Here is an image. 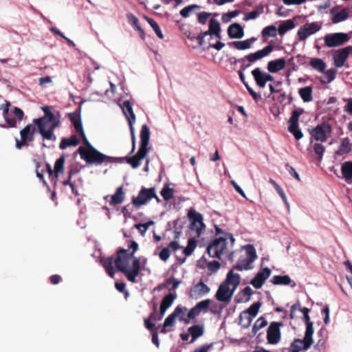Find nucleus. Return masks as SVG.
<instances>
[{
  "label": "nucleus",
  "instance_id": "1",
  "mask_svg": "<svg viewBox=\"0 0 352 352\" xmlns=\"http://www.w3.org/2000/svg\"><path fill=\"white\" fill-rule=\"evenodd\" d=\"M115 265L118 270L124 274L129 281L136 282V277L140 269V260L134 257L133 253H129L128 250L124 249L120 250L115 259Z\"/></svg>",
  "mask_w": 352,
  "mask_h": 352
},
{
  "label": "nucleus",
  "instance_id": "2",
  "mask_svg": "<svg viewBox=\"0 0 352 352\" xmlns=\"http://www.w3.org/2000/svg\"><path fill=\"white\" fill-rule=\"evenodd\" d=\"M235 239L232 234L226 233L223 236L214 239L208 247L207 252L212 258H221L223 255H227L229 260L233 259L234 252L230 250Z\"/></svg>",
  "mask_w": 352,
  "mask_h": 352
},
{
  "label": "nucleus",
  "instance_id": "3",
  "mask_svg": "<svg viewBox=\"0 0 352 352\" xmlns=\"http://www.w3.org/2000/svg\"><path fill=\"white\" fill-rule=\"evenodd\" d=\"M33 123L37 126L38 133L44 140L55 141L56 135L54 129L58 126L59 121L52 112H46V114L39 118L34 119Z\"/></svg>",
  "mask_w": 352,
  "mask_h": 352
},
{
  "label": "nucleus",
  "instance_id": "4",
  "mask_svg": "<svg viewBox=\"0 0 352 352\" xmlns=\"http://www.w3.org/2000/svg\"><path fill=\"white\" fill-rule=\"evenodd\" d=\"M150 129L148 126L144 124L140 131V144L137 153L126 159V162L133 168H137L140 165V162L147 155L149 148Z\"/></svg>",
  "mask_w": 352,
  "mask_h": 352
},
{
  "label": "nucleus",
  "instance_id": "5",
  "mask_svg": "<svg viewBox=\"0 0 352 352\" xmlns=\"http://www.w3.org/2000/svg\"><path fill=\"white\" fill-rule=\"evenodd\" d=\"M242 249L243 253L241 255L234 269L243 271L250 270L254 268V262L257 258V254L254 247L248 244L244 245Z\"/></svg>",
  "mask_w": 352,
  "mask_h": 352
},
{
  "label": "nucleus",
  "instance_id": "6",
  "mask_svg": "<svg viewBox=\"0 0 352 352\" xmlns=\"http://www.w3.org/2000/svg\"><path fill=\"white\" fill-rule=\"evenodd\" d=\"M69 120L72 123L76 133H79L83 138L84 146H80L76 153H79L81 159L88 163V140L86 138L82 129L80 114L77 112H72L68 114Z\"/></svg>",
  "mask_w": 352,
  "mask_h": 352
},
{
  "label": "nucleus",
  "instance_id": "7",
  "mask_svg": "<svg viewBox=\"0 0 352 352\" xmlns=\"http://www.w3.org/2000/svg\"><path fill=\"white\" fill-rule=\"evenodd\" d=\"M187 217L190 221V231L194 234V236L200 237L206 230V226L204 223L203 215L195 208H190L188 211Z\"/></svg>",
  "mask_w": 352,
  "mask_h": 352
},
{
  "label": "nucleus",
  "instance_id": "8",
  "mask_svg": "<svg viewBox=\"0 0 352 352\" xmlns=\"http://www.w3.org/2000/svg\"><path fill=\"white\" fill-rule=\"evenodd\" d=\"M351 36L347 33L336 32L327 34L324 36V42L327 47H336L344 45L347 43Z\"/></svg>",
  "mask_w": 352,
  "mask_h": 352
},
{
  "label": "nucleus",
  "instance_id": "9",
  "mask_svg": "<svg viewBox=\"0 0 352 352\" xmlns=\"http://www.w3.org/2000/svg\"><path fill=\"white\" fill-rule=\"evenodd\" d=\"M322 26L320 21L306 23L300 26L298 30L297 36L300 41H304L310 36L319 32Z\"/></svg>",
  "mask_w": 352,
  "mask_h": 352
},
{
  "label": "nucleus",
  "instance_id": "10",
  "mask_svg": "<svg viewBox=\"0 0 352 352\" xmlns=\"http://www.w3.org/2000/svg\"><path fill=\"white\" fill-rule=\"evenodd\" d=\"M153 198H155L157 201H160V199L156 195L155 188H143L140 191L138 197H133L132 198V203L135 207L140 208L146 204Z\"/></svg>",
  "mask_w": 352,
  "mask_h": 352
},
{
  "label": "nucleus",
  "instance_id": "11",
  "mask_svg": "<svg viewBox=\"0 0 352 352\" xmlns=\"http://www.w3.org/2000/svg\"><path fill=\"white\" fill-rule=\"evenodd\" d=\"M121 108L122 109L123 113L127 118L129 122L130 131L131 134L132 142H133V151L135 149V130L133 127V122L135 120V115L133 112L132 105L129 100L124 101Z\"/></svg>",
  "mask_w": 352,
  "mask_h": 352
},
{
  "label": "nucleus",
  "instance_id": "12",
  "mask_svg": "<svg viewBox=\"0 0 352 352\" xmlns=\"http://www.w3.org/2000/svg\"><path fill=\"white\" fill-rule=\"evenodd\" d=\"M331 127L330 124L326 122L317 125L310 132L312 138L322 142H325L331 135Z\"/></svg>",
  "mask_w": 352,
  "mask_h": 352
},
{
  "label": "nucleus",
  "instance_id": "13",
  "mask_svg": "<svg viewBox=\"0 0 352 352\" xmlns=\"http://www.w3.org/2000/svg\"><path fill=\"white\" fill-rule=\"evenodd\" d=\"M303 113V109H300L292 111V116L289 120L288 131L293 134L296 140L302 138L303 134L298 128V119Z\"/></svg>",
  "mask_w": 352,
  "mask_h": 352
},
{
  "label": "nucleus",
  "instance_id": "14",
  "mask_svg": "<svg viewBox=\"0 0 352 352\" xmlns=\"http://www.w3.org/2000/svg\"><path fill=\"white\" fill-rule=\"evenodd\" d=\"M111 162V157L106 155L89 144V165L100 166Z\"/></svg>",
  "mask_w": 352,
  "mask_h": 352
},
{
  "label": "nucleus",
  "instance_id": "15",
  "mask_svg": "<svg viewBox=\"0 0 352 352\" xmlns=\"http://www.w3.org/2000/svg\"><path fill=\"white\" fill-rule=\"evenodd\" d=\"M314 333L305 331L303 339H296L292 346L294 352H300L301 351H306L312 345Z\"/></svg>",
  "mask_w": 352,
  "mask_h": 352
},
{
  "label": "nucleus",
  "instance_id": "16",
  "mask_svg": "<svg viewBox=\"0 0 352 352\" xmlns=\"http://www.w3.org/2000/svg\"><path fill=\"white\" fill-rule=\"evenodd\" d=\"M210 304V299H206L199 302L194 307L190 309L186 318H182L185 324L190 323V320L195 318L203 311H206Z\"/></svg>",
  "mask_w": 352,
  "mask_h": 352
},
{
  "label": "nucleus",
  "instance_id": "17",
  "mask_svg": "<svg viewBox=\"0 0 352 352\" xmlns=\"http://www.w3.org/2000/svg\"><path fill=\"white\" fill-rule=\"evenodd\" d=\"M351 53H352V46H347L336 50L333 54L334 65L338 68L342 67Z\"/></svg>",
  "mask_w": 352,
  "mask_h": 352
},
{
  "label": "nucleus",
  "instance_id": "18",
  "mask_svg": "<svg viewBox=\"0 0 352 352\" xmlns=\"http://www.w3.org/2000/svg\"><path fill=\"white\" fill-rule=\"evenodd\" d=\"M234 292V289L223 282L220 284L215 297L219 302L228 303L231 301Z\"/></svg>",
  "mask_w": 352,
  "mask_h": 352
},
{
  "label": "nucleus",
  "instance_id": "19",
  "mask_svg": "<svg viewBox=\"0 0 352 352\" xmlns=\"http://www.w3.org/2000/svg\"><path fill=\"white\" fill-rule=\"evenodd\" d=\"M283 324L280 322H273L268 327L267 332V339L268 343L271 344H276L280 340V327Z\"/></svg>",
  "mask_w": 352,
  "mask_h": 352
},
{
  "label": "nucleus",
  "instance_id": "20",
  "mask_svg": "<svg viewBox=\"0 0 352 352\" xmlns=\"http://www.w3.org/2000/svg\"><path fill=\"white\" fill-rule=\"evenodd\" d=\"M210 292V287L201 280L191 287L189 292V297L192 299L197 300L207 295Z\"/></svg>",
  "mask_w": 352,
  "mask_h": 352
},
{
  "label": "nucleus",
  "instance_id": "21",
  "mask_svg": "<svg viewBox=\"0 0 352 352\" xmlns=\"http://www.w3.org/2000/svg\"><path fill=\"white\" fill-rule=\"evenodd\" d=\"M273 50V46L272 45H268L261 50L245 56L243 58V61H244V60H248V62L250 63H254L267 56Z\"/></svg>",
  "mask_w": 352,
  "mask_h": 352
},
{
  "label": "nucleus",
  "instance_id": "22",
  "mask_svg": "<svg viewBox=\"0 0 352 352\" xmlns=\"http://www.w3.org/2000/svg\"><path fill=\"white\" fill-rule=\"evenodd\" d=\"M10 106V103L8 101H6V102L0 106V110L3 112V116L5 119V121L8 126L6 124H1L0 126L3 128H7L12 127V128H16V120L15 118H10L8 117V113H9V107Z\"/></svg>",
  "mask_w": 352,
  "mask_h": 352
},
{
  "label": "nucleus",
  "instance_id": "23",
  "mask_svg": "<svg viewBox=\"0 0 352 352\" xmlns=\"http://www.w3.org/2000/svg\"><path fill=\"white\" fill-rule=\"evenodd\" d=\"M228 35L232 39H240L244 36V30L238 23H234L228 28Z\"/></svg>",
  "mask_w": 352,
  "mask_h": 352
},
{
  "label": "nucleus",
  "instance_id": "24",
  "mask_svg": "<svg viewBox=\"0 0 352 352\" xmlns=\"http://www.w3.org/2000/svg\"><path fill=\"white\" fill-rule=\"evenodd\" d=\"M330 14L332 22L333 23H338L346 20L349 17V10L344 8L340 11H338L333 8L330 10Z\"/></svg>",
  "mask_w": 352,
  "mask_h": 352
},
{
  "label": "nucleus",
  "instance_id": "25",
  "mask_svg": "<svg viewBox=\"0 0 352 352\" xmlns=\"http://www.w3.org/2000/svg\"><path fill=\"white\" fill-rule=\"evenodd\" d=\"M240 275L237 273H234L233 270H231L227 274L226 278L223 283L235 291L240 284Z\"/></svg>",
  "mask_w": 352,
  "mask_h": 352
},
{
  "label": "nucleus",
  "instance_id": "26",
  "mask_svg": "<svg viewBox=\"0 0 352 352\" xmlns=\"http://www.w3.org/2000/svg\"><path fill=\"white\" fill-rule=\"evenodd\" d=\"M35 131L36 127L31 124H28L20 131L21 138L28 143L32 142L34 140Z\"/></svg>",
  "mask_w": 352,
  "mask_h": 352
},
{
  "label": "nucleus",
  "instance_id": "27",
  "mask_svg": "<svg viewBox=\"0 0 352 352\" xmlns=\"http://www.w3.org/2000/svg\"><path fill=\"white\" fill-rule=\"evenodd\" d=\"M256 41V38L252 37L243 41H232L228 43L230 47H233L238 50H245L250 49L252 44Z\"/></svg>",
  "mask_w": 352,
  "mask_h": 352
},
{
  "label": "nucleus",
  "instance_id": "28",
  "mask_svg": "<svg viewBox=\"0 0 352 352\" xmlns=\"http://www.w3.org/2000/svg\"><path fill=\"white\" fill-rule=\"evenodd\" d=\"M286 60L284 58L270 60L267 63V70L271 73H276L285 68Z\"/></svg>",
  "mask_w": 352,
  "mask_h": 352
},
{
  "label": "nucleus",
  "instance_id": "29",
  "mask_svg": "<svg viewBox=\"0 0 352 352\" xmlns=\"http://www.w3.org/2000/svg\"><path fill=\"white\" fill-rule=\"evenodd\" d=\"M176 297H177L176 294H169L162 299V303L160 305L161 317L160 319H161L164 316L166 310L172 305V304L173 303Z\"/></svg>",
  "mask_w": 352,
  "mask_h": 352
},
{
  "label": "nucleus",
  "instance_id": "30",
  "mask_svg": "<svg viewBox=\"0 0 352 352\" xmlns=\"http://www.w3.org/2000/svg\"><path fill=\"white\" fill-rule=\"evenodd\" d=\"M252 75L256 85L263 88L265 87V72L262 71L259 67H257L252 71Z\"/></svg>",
  "mask_w": 352,
  "mask_h": 352
},
{
  "label": "nucleus",
  "instance_id": "31",
  "mask_svg": "<svg viewBox=\"0 0 352 352\" xmlns=\"http://www.w3.org/2000/svg\"><path fill=\"white\" fill-rule=\"evenodd\" d=\"M341 171L343 178L347 183L352 182V162H345L342 164Z\"/></svg>",
  "mask_w": 352,
  "mask_h": 352
},
{
  "label": "nucleus",
  "instance_id": "32",
  "mask_svg": "<svg viewBox=\"0 0 352 352\" xmlns=\"http://www.w3.org/2000/svg\"><path fill=\"white\" fill-rule=\"evenodd\" d=\"M110 198L111 200L109 203L111 206H116L122 204L124 199V192L123 188L122 186L118 187L116 189V192L112 195Z\"/></svg>",
  "mask_w": 352,
  "mask_h": 352
},
{
  "label": "nucleus",
  "instance_id": "33",
  "mask_svg": "<svg viewBox=\"0 0 352 352\" xmlns=\"http://www.w3.org/2000/svg\"><path fill=\"white\" fill-rule=\"evenodd\" d=\"M208 32H211L214 36L221 38V29L220 23L214 19H210L209 22Z\"/></svg>",
  "mask_w": 352,
  "mask_h": 352
},
{
  "label": "nucleus",
  "instance_id": "34",
  "mask_svg": "<svg viewBox=\"0 0 352 352\" xmlns=\"http://www.w3.org/2000/svg\"><path fill=\"white\" fill-rule=\"evenodd\" d=\"M80 144V140L76 135H72L69 138H63L60 143V148L65 149L68 146H75Z\"/></svg>",
  "mask_w": 352,
  "mask_h": 352
},
{
  "label": "nucleus",
  "instance_id": "35",
  "mask_svg": "<svg viewBox=\"0 0 352 352\" xmlns=\"http://www.w3.org/2000/svg\"><path fill=\"white\" fill-rule=\"evenodd\" d=\"M351 151L350 140L349 138H344L341 141V144L335 152L336 155H342L349 153Z\"/></svg>",
  "mask_w": 352,
  "mask_h": 352
},
{
  "label": "nucleus",
  "instance_id": "36",
  "mask_svg": "<svg viewBox=\"0 0 352 352\" xmlns=\"http://www.w3.org/2000/svg\"><path fill=\"white\" fill-rule=\"evenodd\" d=\"M182 313V307L177 306L174 309L173 312L170 314L164 320V327H173L175 322V318L177 316H179Z\"/></svg>",
  "mask_w": 352,
  "mask_h": 352
},
{
  "label": "nucleus",
  "instance_id": "37",
  "mask_svg": "<svg viewBox=\"0 0 352 352\" xmlns=\"http://www.w3.org/2000/svg\"><path fill=\"white\" fill-rule=\"evenodd\" d=\"M192 339L190 342H194L198 338L201 337L204 332V327L200 325H193L188 329Z\"/></svg>",
  "mask_w": 352,
  "mask_h": 352
},
{
  "label": "nucleus",
  "instance_id": "38",
  "mask_svg": "<svg viewBox=\"0 0 352 352\" xmlns=\"http://www.w3.org/2000/svg\"><path fill=\"white\" fill-rule=\"evenodd\" d=\"M294 28H295L294 22L291 19H288V20L283 21L279 25L277 30L278 31L279 34L280 36H283L287 32H288L289 30H293Z\"/></svg>",
  "mask_w": 352,
  "mask_h": 352
},
{
  "label": "nucleus",
  "instance_id": "39",
  "mask_svg": "<svg viewBox=\"0 0 352 352\" xmlns=\"http://www.w3.org/2000/svg\"><path fill=\"white\" fill-rule=\"evenodd\" d=\"M310 65L316 71L323 73L326 69V63L319 58H312L310 60Z\"/></svg>",
  "mask_w": 352,
  "mask_h": 352
},
{
  "label": "nucleus",
  "instance_id": "40",
  "mask_svg": "<svg viewBox=\"0 0 352 352\" xmlns=\"http://www.w3.org/2000/svg\"><path fill=\"white\" fill-rule=\"evenodd\" d=\"M298 94L305 102H309L312 101V88L309 86L300 88L298 90Z\"/></svg>",
  "mask_w": 352,
  "mask_h": 352
},
{
  "label": "nucleus",
  "instance_id": "41",
  "mask_svg": "<svg viewBox=\"0 0 352 352\" xmlns=\"http://www.w3.org/2000/svg\"><path fill=\"white\" fill-rule=\"evenodd\" d=\"M102 265L106 272L111 277H113L115 270L113 265H115V260L111 257H109L102 261Z\"/></svg>",
  "mask_w": 352,
  "mask_h": 352
},
{
  "label": "nucleus",
  "instance_id": "42",
  "mask_svg": "<svg viewBox=\"0 0 352 352\" xmlns=\"http://www.w3.org/2000/svg\"><path fill=\"white\" fill-rule=\"evenodd\" d=\"M301 311L303 314V320L305 321L306 324L305 331L314 333V324L310 320V317L309 315V309L308 308L304 307L303 309H301Z\"/></svg>",
  "mask_w": 352,
  "mask_h": 352
},
{
  "label": "nucleus",
  "instance_id": "43",
  "mask_svg": "<svg viewBox=\"0 0 352 352\" xmlns=\"http://www.w3.org/2000/svg\"><path fill=\"white\" fill-rule=\"evenodd\" d=\"M271 282L274 285H288L290 283H292V281L288 275H284V276L276 275V276H273V278L271 280Z\"/></svg>",
  "mask_w": 352,
  "mask_h": 352
},
{
  "label": "nucleus",
  "instance_id": "44",
  "mask_svg": "<svg viewBox=\"0 0 352 352\" xmlns=\"http://www.w3.org/2000/svg\"><path fill=\"white\" fill-rule=\"evenodd\" d=\"M193 236L188 239L187 246L184 249L183 253L186 256H190L197 245V241Z\"/></svg>",
  "mask_w": 352,
  "mask_h": 352
},
{
  "label": "nucleus",
  "instance_id": "45",
  "mask_svg": "<svg viewBox=\"0 0 352 352\" xmlns=\"http://www.w3.org/2000/svg\"><path fill=\"white\" fill-rule=\"evenodd\" d=\"M65 161V155H62L56 160L54 165V175L56 177H58L60 173H63Z\"/></svg>",
  "mask_w": 352,
  "mask_h": 352
},
{
  "label": "nucleus",
  "instance_id": "46",
  "mask_svg": "<svg viewBox=\"0 0 352 352\" xmlns=\"http://www.w3.org/2000/svg\"><path fill=\"white\" fill-rule=\"evenodd\" d=\"M128 18H129V22L131 24V25H133L136 29V30L138 31L140 36L142 38H145L144 32L143 30L141 28V27L139 25L138 19L133 14L128 15Z\"/></svg>",
  "mask_w": 352,
  "mask_h": 352
},
{
  "label": "nucleus",
  "instance_id": "47",
  "mask_svg": "<svg viewBox=\"0 0 352 352\" xmlns=\"http://www.w3.org/2000/svg\"><path fill=\"white\" fill-rule=\"evenodd\" d=\"M253 318L249 314L242 312L239 316V324L245 328H248L251 324Z\"/></svg>",
  "mask_w": 352,
  "mask_h": 352
},
{
  "label": "nucleus",
  "instance_id": "48",
  "mask_svg": "<svg viewBox=\"0 0 352 352\" xmlns=\"http://www.w3.org/2000/svg\"><path fill=\"white\" fill-rule=\"evenodd\" d=\"M86 212H87V210H86L85 206L84 208H80L79 218L78 219L77 223H78V225L81 228H85L87 226V221H86L87 220Z\"/></svg>",
  "mask_w": 352,
  "mask_h": 352
},
{
  "label": "nucleus",
  "instance_id": "49",
  "mask_svg": "<svg viewBox=\"0 0 352 352\" xmlns=\"http://www.w3.org/2000/svg\"><path fill=\"white\" fill-rule=\"evenodd\" d=\"M263 36L275 37L277 35V28L274 25H269L264 28L261 32Z\"/></svg>",
  "mask_w": 352,
  "mask_h": 352
},
{
  "label": "nucleus",
  "instance_id": "50",
  "mask_svg": "<svg viewBox=\"0 0 352 352\" xmlns=\"http://www.w3.org/2000/svg\"><path fill=\"white\" fill-rule=\"evenodd\" d=\"M199 8H200V6L197 4L188 6L180 10V14L183 18H188L190 13Z\"/></svg>",
  "mask_w": 352,
  "mask_h": 352
},
{
  "label": "nucleus",
  "instance_id": "51",
  "mask_svg": "<svg viewBox=\"0 0 352 352\" xmlns=\"http://www.w3.org/2000/svg\"><path fill=\"white\" fill-rule=\"evenodd\" d=\"M261 307V303L259 302L253 303L247 310L243 312L247 313L252 318H255L258 314V310Z\"/></svg>",
  "mask_w": 352,
  "mask_h": 352
},
{
  "label": "nucleus",
  "instance_id": "52",
  "mask_svg": "<svg viewBox=\"0 0 352 352\" xmlns=\"http://www.w3.org/2000/svg\"><path fill=\"white\" fill-rule=\"evenodd\" d=\"M240 14V10H236L232 12L223 13L221 16V20L224 23H228L233 18L237 16Z\"/></svg>",
  "mask_w": 352,
  "mask_h": 352
},
{
  "label": "nucleus",
  "instance_id": "53",
  "mask_svg": "<svg viewBox=\"0 0 352 352\" xmlns=\"http://www.w3.org/2000/svg\"><path fill=\"white\" fill-rule=\"evenodd\" d=\"M267 324V321L265 320L263 317H260L256 320L255 322L252 331L253 333H256L258 330L261 329L262 328L265 327Z\"/></svg>",
  "mask_w": 352,
  "mask_h": 352
},
{
  "label": "nucleus",
  "instance_id": "54",
  "mask_svg": "<svg viewBox=\"0 0 352 352\" xmlns=\"http://www.w3.org/2000/svg\"><path fill=\"white\" fill-rule=\"evenodd\" d=\"M161 195L164 200H170L174 195V190L172 188L168 186H165L161 190Z\"/></svg>",
  "mask_w": 352,
  "mask_h": 352
},
{
  "label": "nucleus",
  "instance_id": "55",
  "mask_svg": "<svg viewBox=\"0 0 352 352\" xmlns=\"http://www.w3.org/2000/svg\"><path fill=\"white\" fill-rule=\"evenodd\" d=\"M146 20H147L148 23H149V25L152 27L153 30H154V32H155L157 36L160 39L164 38V35H163L158 24L152 19L146 18Z\"/></svg>",
  "mask_w": 352,
  "mask_h": 352
},
{
  "label": "nucleus",
  "instance_id": "56",
  "mask_svg": "<svg viewBox=\"0 0 352 352\" xmlns=\"http://www.w3.org/2000/svg\"><path fill=\"white\" fill-rule=\"evenodd\" d=\"M314 151L318 157V161L321 162L324 152V147L320 143H316L314 145Z\"/></svg>",
  "mask_w": 352,
  "mask_h": 352
},
{
  "label": "nucleus",
  "instance_id": "57",
  "mask_svg": "<svg viewBox=\"0 0 352 352\" xmlns=\"http://www.w3.org/2000/svg\"><path fill=\"white\" fill-rule=\"evenodd\" d=\"M271 274V270L268 267H265L261 270L256 275L261 278L262 280L265 281Z\"/></svg>",
  "mask_w": 352,
  "mask_h": 352
},
{
  "label": "nucleus",
  "instance_id": "58",
  "mask_svg": "<svg viewBox=\"0 0 352 352\" xmlns=\"http://www.w3.org/2000/svg\"><path fill=\"white\" fill-rule=\"evenodd\" d=\"M211 13L202 12L197 14L198 22L201 24H206L208 18L210 16Z\"/></svg>",
  "mask_w": 352,
  "mask_h": 352
},
{
  "label": "nucleus",
  "instance_id": "59",
  "mask_svg": "<svg viewBox=\"0 0 352 352\" xmlns=\"http://www.w3.org/2000/svg\"><path fill=\"white\" fill-rule=\"evenodd\" d=\"M326 77L327 78V80L325 82L329 83L333 81L336 78V76L337 74V70L336 69H330L324 72Z\"/></svg>",
  "mask_w": 352,
  "mask_h": 352
},
{
  "label": "nucleus",
  "instance_id": "60",
  "mask_svg": "<svg viewBox=\"0 0 352 352\" xmlns=\"http://www.w3.org/2000/svg\"><path fill=\"white\" fill-rule=\"evenodd\" d=\"M265 281L262 280L261 278H258L256 275L251 280L250 284L256 289H260Z\"/></svg>",
  "mask_w": 352,
  "mask_h": 352
},
{
  "label": "nucleus",
  "instance_id": "61",
  "mask_svg": "<svg viewBox=\"0 0 352 352\" xmlns=\"http://www.w3.org/2000/svg\"><path fill=\"white\" fill-rule=\"evenodd\" d=\"M207 267L209 271L215 272L220 268V263L217 261H212L207 264Z\"/></svg>",
  "mask_w": 352,
  "mask_h": 352
},
{
  "label": "nucleus",
  "instance_id": "62",
  "mask_svg": "<svg viewBox=\"0 0 352 352\" xmlns=\"http://www.w3.org/2000/svg\"><path fill=\"white\" fill-rule=\"evenodd\" d=\"M170 250L168 248H163L159 254L160 259L163 261H166L170 257Z\"/></svg>",
  "mask_w": 352,
  "mask_h": 352
},
{
  "label": "nucleus",
  "instance_id": "63",
  "mask_svg": "<svg viewBox=\"0 0 352 352\" xmlns=\"http://www.w3.org/2000/svg\"><path fill=\"white\" fill-rule=\"evenodd\" d=\"M260 13L257 10H253L247 13L243 17L245 21L255 19L259 16Z\"/></svg>",
  "mask_w": 352,
  "mask_h": 352
},
{
  "label": "nucleus",
  "instance_id": "64",
  "mask_svg": "<svg viewBox=\"0 0 352 352\" xmlns=\"http://www.w3.org/2000/svg\"><path fill=\"white\" fill-rule=\"evenodd\" d=\"M12 113L19 121H21L24 117L23 111L19 107H14Z\"/></svg>",
  "mask_w": 352,
  "mask_h": 352
}]
</instances>
